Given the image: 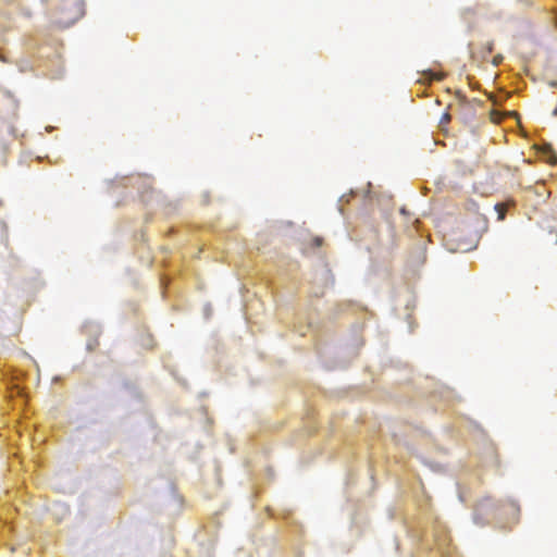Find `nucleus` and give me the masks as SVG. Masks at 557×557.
<instances>
[{
	"label": "nucleus",
	"instance_id": "nucleus-1",
	"mask_svg": "<svg viewBox=\"0 0 557 557\" xmlns=\"http://www.w3.org/2000/svg\"><path fill=\"white\" fill-rule=\"evenodd\" d=\"M504 60V57L502 54H496L494 58H493V65L497 66L499 65Z\"/></svg>",
	"mask_w": 557,
	"mask_h": 557
},
{
	"label": "nucleus",
	"instance_id": "nucleus-2",
	"mask_svg": "<svg viewBox=\"0 0 557 557\" xmlns=\"http://www.w3.org/2000/svg\"><path fill=\"white\" fill-rule=\"evenodd\" d=\"M485 508V502H481L478 504L476 511L482 512Z\"/></svg>",
	"mask_w": 557,
	"mask_h": 557
},
{
	"label": "nucleus",
	"instance_id": "nucleus-3",
	"mask_svg": "<svg viewBox=\"0 0 557 557\" xmlns=\"http://www.w3.org/2000/svg\"><path fill=\"white\" fill-rule=\"evenodd\" d=\"M499 207H500L499 205H496V206H495V209L498 211V219H499V220H503V219H504V216H505V213H504V212H502V211H499Z\"/></svg>",
	"mask_w": 557,
	"mask_h": 557
},
{
	"label": "nucleus",
	"instance_id": "nucleus-4",
	"mask_svg": "<svg viewBox=\"0 0 557 557\" xmlns=\"http://www.w3.org/2000/svg\"><path fill=\"white\" fill-rule=\"evenodd\" d=\"M449 120H450V115L448 113H445L443 115L442 122H446L447 123Z\"/></svg>",
	"mask_w": 557,
	"mask_h": 557
},
{
	"label": "nucleus",
	"instance_id": "nucleus-5",
	"mask_svg": "<svg viewBox=\"0 0 557 557\" xmlns=\"http://www.w3.org/2000/svg\"><path fill=\"white\" fill-rule=\"evenodd\" d=\"M546 150H547V153L555 154V152H554V150H553L550 145L546 146Z\"/></svg>",
	"mask_w": 557,
	"mask_h": 557
},
{
	"label": "nucleus",
	"instance_id": "nucleus-6",
	"mask_svg": "<svg viewBox=\"0 0 557 557\" xmlns=\"http://www.w3.org/2000/svg\"><path fill=\"white\" fill-rule=\"evenodd\" d=\"M549 85H550L552 87H556V86H557V82H550V83H549Z\"/></svg>",
	"mask_w": 557,
	"mask_h": 557
},
{
	"label": "nucleus",
	"instance_id": "nucleus-7",
	"mask_svg": "<svg viewBox=\"0 0 557 557\" xmlns=\"http://www.w3.org/2000/svg\"><path fill=\"white\" fill-rule=\"evenodd\" d=\"M554 116H557V107L553 110V113H552Z\"/></svg>",
	"mask_w": 557,
	"mask_h": 557
},
{
	"label": "nucleus",
	"instance_id": "nucleus-8",
	"mask_svg": "<svg viewBox=\"0 0 557 557\" xmlns=\"http://www.w3.org/2000/svg\"><path fill=\"white\" fill-rule=\"evenodd\" d=\"M317 245L321 246V239H317Z\"/></svg>",
	"mask_w": 557,
	"mask_h": 557
},
{
	"label": "nucleus",
	"instance_id": "nucleus-9",
	"mask_svg": "<svg viewBox=\"0 0 557 557\" xmlns=\"http://www.w3.org/2000/svg\"><path fill=\"white\" fill-rule=\"evenodd\" d=\"M87 347H88V349H92V346L90 343H88Z\"/></svg>",
	"mask_w": 557,
	"mask_h": 557
}]
</instances>
